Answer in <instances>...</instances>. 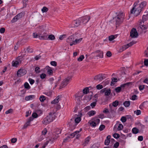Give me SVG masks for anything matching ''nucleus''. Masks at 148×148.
I'll return each instance as SVG.
<instances>
[{"label":"nucleus","instance_id":"f257e3e1","mask_svg":"<svg viewBox=\"0 0 148 148\" xmlns=\"http://www.w3.org/2000/svg\"><path fill=\"white\" fill-rule=\"evenodd\" d=\"M138 3L139 1H138L134 3V6L131 11L132 14H134L136 16L140 14L142 9L146 5V2L145 1H143L140 4H138Z\"/></svg>","mask_w":148,"mask_h":148},{"label":"nucleus","instance_id":"f03ea898","mask_svg":"<svg viewBox=\"0 0 148 148\" xmlns=\"http://www.w3.org/2000/svg\"><path fill=\"white\" fill-rule=\"evenodd\" d=\"M56 117L54 113L50 112L49 115L44 119L42 122L45 125L47 124L54 120Z\"/></svg>","mask_w":148,"mask_h":148},{"label":"nucleus","instance_id":"7ed1b4c3","mask_svg":"<svg viewBox=\"0 0 148 148\" xmlns=\"http://www.w3.org/2000/svg\"><path fill=\"white\" fill-rule=\"evenodd\" d=\"M124 16V15L123 12H119L116 16L113 18V20L115 22L116 27L117 25H118L123 22Z\"/></svg>","mask_w":148,"mask_h":148},{"label":"nucleus","instance_id":"20e7f679","mask_svg":"<svg viewBox=\"0 0 148 148\" xmlns=\"http://www.w3.org/2000/svg\"><path fill=\"white\" fill-rule=\"evenodd\" d=\"M130 82H127L121 85L120 86L117 87L115 88V91L116 92L119 93L122 91H123L125 87L126 86H128L130 84Z\"/></svg>","mask_w":148,"mask_h":148},{"label":"nucleus","instance_id":"39448f33","mask_svg":"<svg viewBox=\"0 0 148 148\" xmlns=\"http://www.w3.org/2000/svg\"><path fill=\"white\" fill-rule=\"evenodd\" d=\"M71 79L70 77H68L62 82L61 84L60 89H61L62 88H63L65 86L68 84L69 80Z\"/></svg>","mask_w":148,"mask_h":148},{"label":"nucleus","instance_id":"423d86ee","mask_svg":"<svg viewBox=\"0 0 148 148\" xmlns=\"http://www.w3.org/2000/svg\"><path fill=\"white\" fill-rule=\"evenodd\" d=\"M26 73V71L25 69H20L17 72V75L18 77H21L25 75Z\"/></svg>","mask_w":148,"mask_h":148},{"label":"nucleus","instance_id":"0eeeda50","mask_svg":"<svg viewBox=\"0 0 148 148\" xmlns=\"http://www.w3.org/2000/svg\"><path fill=\"white\" fill-rule=\"evenodd\" d=\"M81 23L83 24H85L87 23L90 19V17L89 16H86L83 17L79 18Z\"/></svg>","mask_w":148,"mask_h":148},{"label":"nucleus","instance_id":"6e6552de","mask_svg":"<svg viewBox=\"0 0 148 148\" xmlns=\"http://www.w3.org/2000/svg\"><path fill=\"white\" fill-rule=\"evenodd\" d=\"M76 35L75 34L70 36L67 39V42L70 43H73L74 40L75 38H76Z\"/></svg>","mask_w":148,"mask_h":148},{"label":"nucleus","instance_id":"1a4fd4ad","mask_svg":"<svg viewBox=\"0 0 148 148\" xmlns=\"http://www.w3.org/2000/svg\"><path fill=\"white\" fill-rule=\"evenodd\" d=\"M130 36L132 38H136L138 36V33L136 29L133 28L130 32Z\"/></svg>","mask_w":148,"mask_h":148},{"label":"nucleus","instance_id":"9d476101","mask_svg":"<svg viewBox=\"0 0 148 148\" xmlns=\"http://www.w3.org/2000/svg\"><path fill=\"white\" fill-rule=\"evenodd\" d=\"M104 78L101 74H99L95 76L94 80L96 81L99 80V82L101 81Z\"/></svg>","mask_w":148,"mask_h":148},{"label":"nucleus","instance_id":"9b49d317","mask_svg":"<svg viewBox=\"0 0 148 148\" xmlns=\"http://www.w3.org/2000/svg\"><path fill=\"white\" fill-rule=\"evenodd\" d=\"M48 35L47 34L45 33H44L42 35L40 34L39 38L40 40H48Z\"/></svg>","mask_w":148,"mask_h":148},{"label":"nucleus","instance_id":"f8f14e48","mask_svg":"<svg viewBox=\"0 0 148 148\" xmlns=\"http://www.w3.org/2000/svg\"><path fill=\"white\" fill-rule=\"evenodd\" d=\"M72 23L74 25V27H77L81 25V22L79 18L77 20L74 21Z\"/></svg>","mask_w":148,"mask_h":148},{"label":"nucleus","instance_id":"ddd939ff","mask_svg":"<svg viewBox=\"0 0 148 148\" xmlns=\"http://www.w3.org/2000/svg\"><path fill=\"white\" fill-rule=\"evenodd\" d=\"M75 40H74L73 41V43H70V45L71 46H72L73 45H76L77 43H79L82 40V38H81L79 39H77L76 38H76H75Z\"/></svg>","mask_w":148,"mask_h":148},{"label":"nucleus","instance_id":"4468645a","mask_svg":"<svg viewBox=\"0 0 148 148\" xmlns=\"http://www.w3.org/2000/svg\"><path fill=\"white\" fill-rule=\"evenodd\" d=\"M61 97V95L58 96L55 99L51 102V103L52 104H55L58 103Z\"/></svg>","mask_w":148,"mask_h":148},{"label":"nucleus","instance_id":"2eb2a0df","mask_svg":"<svg viewBox=\"0 0 148 148\" xmlns=\"http://www.w3.org/2000/svg\"><path fill=\"white\" fill-rule=\"evenodd\" d=\"M90 138L89 137H88L85 139V141L83 142L82 145L85 146H86L88 144L89 142L90 141Z\"/></svg>","mask_w":148,"mask_h":148},{"label":"nucleus","instance_id":"dca6fc26","mask_svg":"<svg viewBox=\"0 0 148 148\" xmlns=\"http://www.w3.org/2000/svg\"><path fill=\"white\" fill-rule=\"evenodd\" d=\"M96 53H98V54L96 56L97 57H99L100 58L103 57V53L102 51H100L99 50H98L95 52Z\"/></svg>","mask_w":148,"mask_h":148},{"label":"nucleus","instance_id":"f3484780","mask_svg":"<svg viewBox=\"0 0 148 148\" xmlns=\"http://www.w3.org/2000/svg\"><path fill=\"white\" fill-rule=\"evenodd\" d=\"M61 132V130L60 129H57L56 130V137H54V138L55 139H56L58 137V135L59 134H60Z\"/></svg>","mask_w":148,"mask_h":148},{"label":"nucleus","instance_id":"a211bd4d","mask_svg":"<svg viewBox=\"0 0 148 148\" xmlns=\"http://www.w3.org/2000/svg\"><path fill=\"white\" fill-rule=\"evenodd\" d=\"M35 97V96L34 95H30L25 97V99L26 101H29L34 99Z\"/></svg>","mask_w":148,"mask_h":148},{"label":"nucleus","instance_id":"6ab92c4d","mask_svg":"<svg viewBox=\"0 0 148 148\" xmlns=\"http://www.w3.org/2000/svg\"><path fill=\"white\" fill-rule=\"evenodd\" d=\"M111 93V90L110 88H106L105 92V95L106 96H108Z\"/></svg>","mask_w":148,"mask_h":148},{"label":"nucleus","instance_id":"aec40b11","mask_svg":"<svg viewBox=\"0 0 148 148\" xmlns=\"http://www.w3.org/2000/svg\"><path fill=\"white\" fill-rule=\"evenodd\" d=\"M132 131L133 134H136L139 132V131L138 129L136 127H135L132 129Z\"/></svg>","mask_w":148,"mask_h":148},{"label":"nucleus","instance_id":"412c9836","mask_svg":"<svg viewBox=\"0 0 148 148\" xmlns=\"http://www.w3.org/2000/svg\"><path fill=\"white\" fill-rule=\"evenodd\" d=\"M130 104V101H125L123 103V104L125 107H129Z\"/></svg>","mask_w":148,"mask_h":148},{"label":"nucleus","instance_id":"4be33fe9","mask_svg":"<svg viewBox=\"0 0 148 148\" xmlns=\"http://www.w3.org/2000/svg\"><path fill=\"white\" fill-rule=\"evenodd\" d=\"M140 28L142 30H145L147 29V27L146 26V25H142L141 24H142V21H140Z\"/></svg>","mask_w":148,"mask_h":148},{"label":"nucleus","instance_id":"5701e85b","mask_svg":"<svg viewBox=\"0 0 148 148\" xmlns=\"http://www.w3.org/2000/svg\"><path fill=\"white\" fill-rule=\"evenodd\" d=\"M96 113V112L95 111L91 110L89 112L88 114L90 116H91L95 115Z\"/></svg>","mask_w":148,"mask_h":148},{"label":"nucleus","instance_id":"b1692460","mask_svg":"<svg viewBox=\"0 0 148 148\" xmlns=\"http://www.w3.org/2000/svg\"><path fill=\"white\" fill-rule=\"evenodd\" d=\"M55 39L54 36L53 34H51L48 36V39L51 40H54Z\"/></svg>","mask_w":148,"mask_h":148},{"label":"nucleus","instance_id":"393cba45","mask_svg":"<svg viewBox=\"0 0 148 148\" xmlns=\"http://www.w3.org/2000/svg\"><path fill=\"white\" fill-rule=\"evenodd\" d=\"M148 18V14L146 15H144L142 17V21L143 23L146 21Z\"/></svg>","mask_w":148,"mask_h":148},{"label":"nucleus","instance_id":"a878e982","mask_svg":"<svg viewBox=\"0 0 148 148\" xmlns=\"http://www.w3.org/2000/svg\"><path fill=\"white\" fill-rule=\"evenodd\" d=\"M97 118V117H95L93 119V121L97 125H98L100 121V119Z\"/></svg>","mask_w":148,"mask_h":148},{"label":"nucleus","instance_id":"bb28decb","mask_svg":"<svg viewBox=\"0 0 148 148\" xmlns=\"http://www.w3.org/2000/svg\"><path fill=\"white\" fill-rule=\"evenodd\" d=\"M24 15L23 13L22 12H21L18 14L16 16L18 17L17 18L18 19H20Z\"/></svg>","mask_w":148,"mask_h":148},{"label":"nucleus","instance_id":"cd10ccee","mask_svg":"<svg viewBox=\"0 0 148 148\" xmlns=\"http://www.w3.org/2000/svg\"><path fill=\"white\" fill-rule=\"evenodd\" d=\"M136 42L134 41H132V42H130V43L127 44L126 45L127 46H128V48L132 46L134 44L136 43Z\"/></svg>","mask_w":148,"mask_h":148},{"label":"nucleus","instance_id":"c85d7f7f","mask_svg":"<svg viewBox=\"0 0 148 148\" xmlns=\"http://www.w3.org/2000/svg\"><path fill=\"white\" fill-rule=\"evenodd\" d=\"M45 99V97L43 95L41 96L39 98V99L41 102H44Z\"/></svg>","mask_w":148,"mask_h":148},{"label":"nucleus","instance_id":"c756f323","mask_svg":"<svg viewBox=\"0 0 148 148\" xmlns=\"http://www.w3.org/2000/svg\"><path fill=\"white\" fill-rule=\"evenodd\" d=\"M24 86L25 88L27 89H29L30 88V87L29 86V84L27 82H26L24 84Z\"/></svg>","mask_w":148,"mask_h":148},{"label":"nucleus","instance_id":"7c9ffc66","mask_svg":"<svg viewBox=\"0 0 148 148\" xmlns=\"http://www.w3.org/2000/svg\"><path fill=\"white\" fill-rule=\"evenodd\" d=\"M146 103V102L144 101L140 105L139 107L140 109L143 110V109L145 107L144 105Z\"/></svg>","mask_w":148,"mask_h":148},{"label":"nucleus","instance_id":"2f4dec72","mask_svg":"<svg viewBox=\"0 0 148 148\" xmlns=\"http://www.w3.org/2000/svg\"><path fill=\"white\" fill-rule=\"evenodd\" d=\"M78 132V131H75L74 132L71 134L70 135V136H69L70 137V138H72L74 137L75 135L77 134V132Z\"/></svg>","mask_w":148,"mask_h":148},{"label":"nucleus","instance_id":"473e14b6","mask_svg":"<svg viewBox=\"0 0 148 148\" xmlns=\"http://www.w3.org/2000/svg\"><path fill=\"white\" fill-rule=\"evenodd\" d=\"M49 10V9L46 7L44 6L43 7L41 10V11L43 13L47 12Z\"/></svg>","mask_w":148,"mask_h":148},{"label":"nucleus","instance_id":"72a5a7b5","mask_svg":"<svg viewBox=\"0 0 148 148\" xmlns=\"http://www.w3.org/2000/svg\"><path fill=\"white\" fill-rule=\"evenodd\" d=\"M119 103V101L116 100L112 103V106L114 107H116L118 105Z\"/></svg>","mask_w":148,"mask_h":148},{"label":"nucleus","instance_id":"f704fd0d","mask_svg":"<svg viewBox=\"0 0 148 148\" xmlns=\"http://www.w3.org/2000/svg\"><path fill=\"white\" fill-rule=\"evenodd\" d=\"M81 121V118L80 117H77L75 119V122L76 123H78Z\"/></svg>","mask_w":148,"mask_h":148},{"label":"nucleus","instance_id":"c9c22d12","mask_svg":"<svg viewBox=\"0 0 148 148\" xmlns=\"http://www.w3.org/2000/svg\"><path fill=\"white\" fill-rule=\"evenodd\" d=\"M40 34H38L36 33H34L33 34V36L34 38H38L39 36H40Z\"/></svg>","mask_w":148,"mask_h":148},{"label":"nucleus","instance_id":"e433bc0d","mask_svg":"<svg viewBox=\"0 0 148 148\" xmlns=\"http://www.w3.org/2000/svg\"><path fill=\"white\" fill-rule=\"evenodd\" d=\"M90 124L91 126L93 127H95L97 125L93 121L90 122Z\"/></svg>","mask_w":148,"mask_h":148},{"label":"nucleus","instance_id":"4c0bfd02","mask_svg":"<svg viewBox=\"0 0 148 148\" xmlns=\"http://www.w3.org/2000/svg\"><path fill=\"white\" fill-rule=\"evenodd\" d=\"M99 144L97 143L94 144L90 147V148H98Z\"/></svg>","mask_w":148,"mask_h":148},{"label":"nucleus","instance_id":"58836bf2","mask_svg":"<svg viewBox=\"0 0 148 148\" xmlns=\"http://www.w3.org/2000/svg\"><path fill=\"white\" fill-rule=\"evenodd\" d=\"M89 90V89L87 87H86V88H84L83 90V92L85 94H86L88 92Z\"/></svg>","mask_w":148,"mask_h":148},{"label":"nucleus","instance_id":"ea45409f","mask_svg":"<svg viewBox=\"0 0 148 148\" xmlns=\"http://www.w3.org/2000/svg\"><path fill=\"white\" fill-rule=\"evenodd\" d=\"M19 62L17 61H16L12 63V66H16L18 64Z\"/></svg>","mask_w":148,"mask_h":148},{"label":"nucleus","instance_id":"a19ab883","mask_svg":"<svg viewBox=\"0 0 148 148\" xmlns=\"http://www.w3.org/2000/svg\"><path fill=\"white\" fill-rule=\"evenodd\" d=\"M13 110L12 109H9L8 110L6 111L5 112V113L6 114H8L9 113H11L13 112Z\"/></svg>","mask_w":148,"mask_h":148},{"label":"nucleus","instance_id":"79ce46f5","mask_svg":"<svg viewBox=\"0 0 148 148\" xmlns=\"http://www.w3.org/2000/svg\"><path fill=\"white\" fill-rule=\"evenodd\" d=\"M30 123L27 121L26 123L24 125L23 128L24 129L26 128L28 126L30 125Z\"/></svg>","mask_w":148,"mask_h":148},{"label":"nucleus","instance_id":"37998d69","mask_svg":"<svg viewBox=\"0 0 148 148\" xmlns=\"http://www.w3.org/2000/svg\"><path fill=\"white\" fill-rule=\"evenodd\" d=\"M45 136L43 135H41L40 137L38 138V141H42L44 138Z\"/></svg>","mask_w":148,"mask_h":148},{"label":"nucleus","instance_id":"c03bdc74","mask_svg":"<svg viewBox=\"0 0 148 148\" xmlns=\"http://www.w3.org/2000/svg\"><path fill=\"white\" fill-rule=\"evenodd\" d=\"M84 58V56L83 55H81L78 59L77 60L79 61H82L83 59Z\"/></svg>","mask_w":148,"mask_h":148},{"label":"nucleus","instance_id":"a18cd8bd","mask_svg":"<svg viewBox=\"0 0 148 148\" xmlns=\"http://www.w3.org/2000/svg\"><path fill=\"white\" fill-rule=\"evenodd\" d=\"M123 128V125L121 124H119V126L117 128V130H122V129Z\"/></svg>","mask_w":148,"mask_h":148},{"label":"nucleus","instance_id":"49530a36","mask_svg":"<svg viewBox=\"0 0 148 148\" xmlns=\"http://www.w3.org/2000/svg\"><path fill=\"white\" fill-rule=\"evenodd\" d=\"M113 137L116 139L119 138L120 137V135L117 133H115L113 135Z\"/></svg>","mask_w":148,"mask_h":148},{"label":"nucleus","instance_id":"de8ad7c7","mask_svg":"<svg viewBox=\"0 0 148 148\" xmlns=\"http://www.w3.org/2000/svg\"><path fill=\"white\" fill-rule=\"evenodd\" d=\"M96 88L98 90H100L103 88V86L101 84L97 85L96 86Z\"/></svg>","mask_w":148,"mask_h":148},{"label":"nucleus","instance_id":"09e8293b","mask_svg":"<svg viewBox=\"0 0 148 148\" xmlns=\"http://www.w3.org/2000/svg\"><path fill=\"white\" fill-rule=\"evenodd\" d=\"M105 126L104 125H103V124L101 125L99 127V130L100 131H101L103 130L105 128Z\"/></svg>","mask_w":148,"mask_h":148},{"label":"nucleus","instance_id":"8fccbe9b","mask_svg":"<svg viewBox=\"0 0 148 148\" xmlns=\"http://www.w3.org/2000/svg\"><path fill=\"white\" fill-rule=\"evenodd\" d=\"M134 113L137 115H138L141 114V111L140 110H137L134 111Z\"/></svg>","mask_w":148,"mask_h":148},{"label":"nucleus","instance_id":"3c124183","mask_svg":"<svg viewBox=\"0 0 148 148\" xmlns=\"http://www.w3.org/2000/svg\"><path fill=\"white\" fill-rule=\"evenodd\" d=\"M126 118L125 116H122L121 117V121L123 123H124L126 121Z\"/></svg>","mask_w":148,"mask_h":148},{"label":"nucleus","instance_id":"603ef678","mask_svg":"<svg viewBox=\"0 0 148 148\" xmlns=\"http://www.w3.org/2000/svg\"><path fill=\"white\" fill-rule=\"evenodd\" d=\"M46 74L43 73L40 75V77L41 79H42L45 78L46 77Z\"/></svg>","mask_w":148,"mask_h":148},{"label":"nucleus","instance_id":"864d4df0","mask_svg":"<svg viewBox=\"0 0 148 148\" xmlns=\"http://www.w3.org/2000/svg\"><path fill=\"white\" fill-rule=\"evenodd\" d=\"M35 71L36 73H39L40 72V68L39 67H36L35 69Z\"/></svg>","mask_w":148,"mask_h":148},{"label":"nucleus","instance_id":"5fc2aeb1","mask_svg":"<svg viewBox=\"0 0 148 148\" xmlns=\"http://www.w3.org/2000/svg\"><path fill=\"white\" fill-rule=\"evenodd\" d=\"M145 85H140L139 86V88L140 90H143L145 88Z\"/></svg>","mask_w":148,"mask_h":148},{"label":"nucleus","instance_id":"6e6d98bb","mask_svg":"<svg viewBox=\"0 0 148 148\" xmlns=\"http://www.w3.org/2000/svg\"><path fill=\"white\" fill-rule=\"evenodd\" d=\"M97 101L96 100L95 101L91 103L90 105L92 107V108H93L97 104Z\"/></svg>","mask_w":148,"mask_h":148},{"label":"nucleus","instance_id":"4d7b16f0","mask_svg":"<svg viewBox=\"0 0 148 148\" xmlns=\"http://www.w3.org/2000/svg\"><path fill=\"white\" fill-rule=\"evenodd\" d=\"M51 65L54 66H56L57 65V62L55 61H51L50 62Z\"/></svg>","mask_w":148,"mask_h":148},{"label":"nucleus","instance_id":"13d9d810","mask_svg":"<svg viewBox=\"0 0 148 148\" xmlns=\"http://www.w3.org/2000/svg\"><path fill=\"white\" fill-rule=\"evenodd\" d=\"M29 81L30 84L31 85L33 84L35 82L34 80L31 78H29Z\"/></svg>","mask_w":148,"mask_h":148},{"label":"nucleus","instance_id":"bf43d9fd","mask_svg":"<svg viewBox=\"0 0 148 148\" xmlns=\"http://www.w3.org/2000/svg\"><path fill=\"white\" fill-rule=\"evenodd\" d=\"M18 17H17L16 16H15L12 19L11 21L12 23H14L16 22L18 19L17 18Z\"/></svg>","mask_w":148,"mask_h":148},{"label":"nucleus","instance_id":"052dcab7","mask_svg":"<svg viewBox=\"0 0 148 148\" xmlns=\"http://www.w3.org/2000/svg\"><path fill=\"white\" fill-rule=\"evenodd\" d=\"M48 74L49 75H51L53 74V71L52 70L49 69L47 71Z\"/></svg>","mask_w":148,"mask_h":148},{"label":"nucleus","instance_id":"680f3d73","mask_svg":"<svg viewBox=\"0 0 148 148\" xmlns=\"http://www.w3.org/2000/svg\"><path fill=\"white\" fill-rule=\"evenodd\" d=\"M137 96L136 95H133L131 97V99L132 100H135L137 99Z\"/></svg>","mask_w":148,"mask_h":148},{"label":"nucleus","instance_id":"e2e57ef3","mask_svg":"<svg viewBox=\"0 0 148 148\" xmlns=\"http://www.w3.org/2000/svg\"><path fill=\"white\" fill-rule=\"evenodd\" d=\"M115 38V37L114 35H111L109 36V39L110 41H112Z\"/></svg>","mask_w":148,"mask_h":148},{"label":"nucleus","instance_id":"0e129e2a","mask_svg":"<svg viewBox=\"0 0 148 148\" xmlns=\"http://www.w3.org/2000/svg\"><path fill=\"white\" fill-rule=\"evenodd\" d=\"M27 50L28 52L29 53H32L33 52V50L32 48H30L29 46L27 48Z\"/></svg>","mask_w":148,"mask_h":148},{"label":"nucleus","instance_id":"69168bd1","mask_svg":"<svg viewBox=\"0 0 148 148\" xmlns=\"http://www.w3.org/2000/svg\"><path fill=\"white\" fill-rule=\"evenodd\" d=\"M47 131L46 128H45L42 132V134L44 136L47 133Z\"/></svg>","mask_w":148,"mask_h":148},{"label":"nucleus","instance_id":"338daca9","mask_svg":"<svg viewBox=\"0 0 148 148\" xmlns=\"http://www.w3.org/2000/svg\"><path fill=\"white\" fill-rule=\"evenodd\" d=\"M138 125L139 128H140L141 129H143L145 127V125H142L140 123H138Z\"/></svg>","mask_w":148,"mask_h":148},{"label":"nucleus","instance_id":"774afa93","mask_svg":"<svg viewBox=\"0 0 148 148\" xmlns=\"http://www.w3.org/2000/svg\"><path fill=\"white\" fill-rule=\"evenodd\" d=\"M106 56L108 57H110L112 56V53L110 51H108L106 54Z\"/></svg>","mask_w":148,"mask_h":148}]
</instances>
